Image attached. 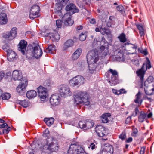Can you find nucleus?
Instances as JSON below:
<instances>
[{"mask_svg": "<svg viewBox=\"0 0 154 154\" xmlns=\"http://www.w3.org/2000/svg\"><path fill=\"white\" fill-rule=\"evenodd\" d=\"M119 138L122 140H124L126 138V134L125 132H122L121 134L119 136Z\"/></svg>", "mask_w": 154, "mask_h": 154, "instance_id": "8fccbe9b", "label": "nucleus"}, {"mask_svg": "<svg viewBox=\"0 0 154 154\" xmlns=\"http://www.w3.org/2000/svg\"><path fill=\"white\" fill-rule=\"evenodd\" d=\"M145 148L144 147H142L140 149V154H144L145 151Z\"/></svg>", "mask_w": 154, "mask_h": 154, "instance_id": "774afa93", "label": "nucleus"}, {"mask_svg": "<svg viewBox=\"0 0 154 154\" xmlns=\"http://www.w3.org/2000/svg\"><path fill=\"white\" fill-rule=\"evenodd\" d=\"M58 2L60 3L63 6H65L69 3V0H58Z\"/></svg>", "mask_w": 154, "mask_h": 154, "instance_id": "09e8293b", "label": "nucleus"}, {"mask_svg": "<svg viewBox=\"0 0 154 154\" xmlns=\"http://www.w3.org/2000/svg\"><path fill=\"white\" fill-rule=\"evenodd\" d=\"M119 94L120 95L122 94H125L127 92L123 88H122L118 90Z\"/></svg>", "mask_w": 154, "mask_h": 154, "instance_id": "13d9d810", "label": "nucleus"}, {"mask_svg": "<svg viewBox=\"0 0 154 154\" xmlns=\"http://www.w3.org/2000/svg\"><path fill=\"white\" fill-rule=\"evenodd\" d=\"M37 89L38 96L42 100H45L48 96L46 88L40 86Z\"/></svg>", "mask_w": 154, "mask_h": 154, "instance_id": "0eeeda50", "label": "nucleus"}, {"mask_svg": "<svg viewBox=\"0 0 154 154\" xmlns=\"http://www.w3.org/2000/svg\"><path fill=\"white\" fill-rule=\"evenodd\" d=\"M141 93L140 91L138 93L135 95L136 99L134 100V102L138 104V106H140L143 102V100L141 98Z\"/></svg>", "mask_w": 154, "mask_h": 154, "instance_id": "393cba45", "label": "nucleus"}, {"mask_svg": "<svg viewBox=\"0 0 154 154\" xmlns=\"http://www.w3.org/2000/svg\"><path fill=\"white\" fill-rule=\"evenodd\" d=\"M107 72L108 73L111 74V79L109 82L110 83L111 82H114V83H112V84L115 85L116 83L115 82L118 80L119 78L118 72L116 70H113L111 69H109Z\"/></svg>", "mask_w": 154, "mask_h": 154, "instance_id": "9d476101", "label": "nucleus"}, {"mask_svg": "<svg viewBox=\"0 0 154 154\" xmlns=\"http://www.w3.org/2000/svg\"><path fill=\"white\" fill-rule=\"evenodd\" d=\"M78 125L81 128L87 129L92 127L94 125V123L93 121H88L86 122L81 121L79 122Z\"/></svg>", "mask_w": 154, "mask_h": 154, "instance_id": "1a4fd4ad", "label": "nucleus"}, {"mask_svg": "<svg viewBox=\"0 0 154 154\" xmlns=\"http://www.w3.org/2000/svg\"><path fill=\"white\" fill-rule=\"evenodd\" d=\"M151 83H153L152 85L153 86L154 85V79L153 76H149L145 82L144 85L145 87L147 88L148 84Z\"/></svg>", "mask_w": 154, "mask_h": 154, "instance_id": "c756f323", "label": "nucleus"}, {"mask_svg": "<svg viewBox=\"0 0 154 154\" xmlns=\"http://www.w3.org/2000/svg\"><path fill=\"white\" fill-rule=\"evenodd\" d=\"M99 52L102 57H105L108 53L109 49L105 46L102 45L100 48Z\"/></svg>", "mask_w": 154, "mask_h": 154, "instance_id": "5701e85b", "label": "nucleus"}, {"mask_svg": "<svg viewBox=\"0 0 154 154\" xmlns=\"http://www.w3.org/2000/svg\"><path fill=\"white\" fill-rule=\"evenodd\" d=\"M8 126V124L6 123H4L2 124H0V128H3Z\"/></svg>", "mask_w": 154, "mask_h": 154, "instance_id": "680f3d73", "label": "nucleus"}, {"mask_svg": "<svg viewBox=\"0 0 154 154\" xmlns=\"http://www.w3.org/2000/svg\"><path fill=\"white\" fill-rule=\"evenodd\" d=\"M102 29L104 32H106V34L107 35L109 34L110 32L109 31H107L108 30L107 28L106 27L103 28L102 27Z\"/></svg>", "mask_w": 154, "mask_h": 154, "instance_id": "69168bd1", "label": "nucleus"}, {"mask_svg": "<svg viewBox=\"0 0 154 154\" xmlns=\"http://www.w3.org/2000/svg\"><path fill=\"white\" fill-rule=\"evenodd\" d=\"M145 66L146 67V69H149L151 67V62L148 57L146 58Z\"/></svg>", "mask_w": 154, "mask_h": 154, "instance_id": "a18cd8bd", "label": "nucleus"}, {"mask_svg": "<svg viewBox=\"0 0 154 154\" xmlns=\"http://www.w3.org/2000/svg\"><path fill=\"white\" fill-rule=\"evenodd\" d=\"M58 90L61 96L65 97L72 95V92L69 87L65 85H61L59 86Z\"/></svg>", "mask_w": 154, "mask_h": 154, "instance_id": "39448f33", "label": "nucleus"}, {"mask_svg": "<svg viewBox=\"0 0 154 154\" xmlns=\"http://www.w3.org/2000/svg\"><path fill=\"white\" fill-rule=\"evenodd\" d=\"M95 131L97 135L100 137H103L106 134L105 128L100 125H98L96 127Z\"/></svg>", "mask_w": 154, "mask_h": 154, "instance_id": "f8f14e48", "label": "nucleus"}, {"mask_svg": "<svg viewBox=\"0 0 154 154\" xmlns=\"http://www.w3.org/2000/svg\"><path fill=\"white\" fill-rule=\"evenodd\" d=\"M28 84L27 81H25V82H21V84H20L17 88V92L20 94H23V93L26 91V88Z\"/></svg>", "mask_w": 154, "mask_h": 154, "instance_id": "dca6fc26", "label": "nucleus"}, {"mask_svg": "<svg viewBox=\"0 0 154 154\" xmlns=\"http://www.w3.org/2000/svg\"><path fill=\"white\" fill-rule=\"evenodd\" d=\"M54 119L53 117L50 118H45L44 121L47 125L49 126H51L53 124L54 122Z\"/></svg>", "mask_w": 154, "mask_h": 154, "instance_id": "2f4dec72", "label": "nucleus"}, {"mask_svg": "<svg viewBox=\"0 0 154 154\" xmlns=\"http://www.w3.org/2000/svg\"><path fill=\"white\" fill-rule=\"evenodd\" d=\"M85 82V79L82 76L78 75L70 80L69 81V84L72 86H79L83 84Z\"/></svg>", "mask_w": 154, "mask_h": 154, "instance_id": "423d86ee", "label": "nucleus"}, {"mask_svg": "<svg viewBox=\"0 0 154 154\" xmlns=\"http://www.w3.org/2000/svg\"><path fill=\"white\" fill-rule=\"evenodd\" d=\"M111 115L109 113L103 114L101 116L102 122L103 123H107L109 121L108 118L110 117Z\"/></svg>", "mask_w": 154, "mask_h": 154, "instance_id": "7c9ffc66", "label": "nucleus"}, {"mask_svg": "<svg viewBox=\"0 0 154 154\" xmlns=\"http://www.w3.org/2000/svg\"><path fill=\"white\" fill-rule=\"evenodd\" d=\"M11 36V39H13L17 35V29L15 27L12 28L9 32Z\"/></svg>", "mask_w": 154, "mask_h": 154, "instance_id": "e433bc0d", "label": "nucleus"}, {"mask_svg": "<svg viewBox=\"0 0 154 154\" xmlns=\"http://www.w3.org/2000/svg\"><path fill=\"white\" fill-rule=\"evenodd\" d=\"M74 44V42L72 40L69 39L66 41L64 43V46L66 48L72 46Z\"/></svg>", "mask_w": 154, "mask_h": 154, "instance_id": "c9c22d12", "label": "nucleus"}, {"mask_svg": "<svg viewBox=\"0 0 154 154\" xmlns=\"http://www.w3.org/2000/svg\"><path fill=\"white\" fill-rule=\"evenodd\" d=\"M65 9L67 12H70L72 14H73L75 13H78L79 11L77 7L72 3H70L67 5Z\"/></svg>", "mask_w": 154, "mask_h": 154, "instance_id": "ddd939ff", "label": "nucleus"}, {"mask_svg": "<svg viewBox=\"0 0 154 154\" xmlns=\"http://www.w3.org/2000/svg\"><path fill=\"white\" fill-rule=\"evenodd\" d=\"M88 65V68L89 70L91 73L93 72V71L95 70L96 67L97 66V63H91L90 61H87Z\"/></svg>", "mask_w": 154, "mask_h": 154, "instance_id": "c85d7f7f", "label": "nucleus"}, {"mask_svg": "<svg viewBox=\"0 0 154 154\" xmlns=\"http://www.w3.org/2000/svg\"><path fill=\"white\" fill-rule=\"evenodd\" d=\"M89 21L91 24H94L96 23V20L94 18L91 19Z\"/></svg>", "mask_w": 154, "mask_h": 154, "instance_id": "0e129e2a", "label": "nucleus"}, {"mask_svg": "<svg viewBox=\"0 0 154 154\" xmlns=\"http://www.w3.org/2000/svg\"><path fill=\"white\" fill-rule=\"evenodd\" d=\"M138 51L139 52L145 55H146L148 54V52L146 49L143 50L142 48H139L138 49Z\"/></svg>", "mask_w": 154, "mask_h": 154, "instance_id": "864d4df0", "label": "nucleus"}, {"mask_svg": "<svg viewBox=\"0 0 154 154\" xmlns=\"http://www.w3.org/2000/svg\"><path fill=\"white\" fill-rule=\"evenodd\" d=\"M82 52V50L81 48L77 49L71 56V59L73 60L77 59L80 56Z\"/></svg>", "mask_w": 154, "mask_h": 154, "instance_id": "4be33fe9", "label": "nucleus"}, {"mask_svg": "<svg viewBox=\"0 0 154 154\" xmlns=\"http://www.w3.org/2000/svg\"><path fill=\"white\" fill-rule=\"evenodd\" d=\"M16 102L24 108L28 106L30 104L29 102L27 100H17L16 101Z\"/></svg>", "mask_w": 154, "mask_h": 154, "instance_id": "bb28decb", "label": "nucleus"}, {"mask_svg": "<svg viewBox=\"0 0 154 154\" xmlns=\"http://www.w3.org/2000/svg\"><path fill=\"white\" fill-rule=\"evenodd\" d=\"M118 38L120 42H125L127 40L126 35L124 33H121L120 35L118 37Z\"/></svg>", "mask_w": 154, "mask_h": 154, "instance_id": "58836bf2", "label": "nucleus"}, {"mask_svg": "<svg viewBox=\"0 0 154 154\" xmlns=\"http://www.w3.org/2000/svg\"><path fill=\"white\" fill-rule=\"evenodd\" d=\"M136 25L137 28L139 31V33L140 36H142L144 34V33L143 27L139 24H136Z\"/></svg>", "mask_w": 154, "mask_h": 154, "instance_id": "79ce46f5", "label": "nucleus"}, {"mask_svg": "<svg viewBox=\"0 0 154 154\" xmlns=\"http://www.w3.org/2000/svg\"><path fill=\"white\" fill-rule=\"evenodd\" d=\"M40 15L39 13L38 12H30L29 18L32 19L33 20L34 18L39 17Z\"/></svg>", "mask_w": 154, "mask_h": 154, "instance_id": "4c0bfd02", "label": "nucleus"}, {"mask_svg": "<svg viewBox=\"0 0 154 154\" xmlns=\"http://www.w3.org/2000/svg\"><path fill=\"white\" fill-rule=\"evenodd\" d=\"M75 66L76 67L79 69H80V68L83 67L84 66V65L81 62H78L77 63V65L76 66Z\"/></svg>", "mask_w": 154, "mask_h": 154, "instance_id": "bf43d9fd", "label": "nucleus"}, {"mask_svg": "<svg viewBox=\"0 0 154 154\" xmlns=\"http://www.w3.org/2000/svg\"><path fill=\"white\" fill-rule=\"evenodd\" d=\"M132 130L133 132L131 133V135L132 136L136 137L138 132V130L137 128L134 127L133 128Z\"/></svg>", "mask_w": 154, "mask_h": 154, "instance_id": "5fc2aeb1", "label": "nucleus"}, {"mask_svg": "<svg viewBox=\"0 0 154 154\" xmlns=\"http://www.w3.org/2000/svg\"><path fill=\"white\" fill-rule=\"evenodd\" d=\"M114 19V17L112 16H110L109 18V20L108 22V23H110V26H111V25H114L115 24V23L113 21V19Z\"/></svg>", "mask_w": 154, "mask_h": 154, "instance_id": "6e6d98bb", "label": "nucleus"}, {"mask_svg": "<svg viewBox=\"0 0 154 154\" xmlns=\"http://www.w3.org/2000/svg\"><path fill=\"white\" fill-rule=\"evenodd\" d=\"M146 87L144 88L145 92L146 94L148 95H150L153 94V92L152 91H150V92H149L146 89Z\"/></svg>", "mask_w": 154, "mask_h": 154, "instance_id": "4d7b16f0", "label": "nucleus"}, {"mask_svg": "<svg viewBox=\"0 0 154 154\" xmlns=\"http://www.w3.org/2000/svg\"><path fill=\"white\" fill-rule=\"evenodd\" d=\"M27 45V42L24 40H21L19 44L18 50L20 51L22 54L24 55L25 54V51Z\"/></svg>", "mask_w": 154, "mask_h": 154, "instance_id": "a211bd4d", "label": "nucleus"}, {"mask_svg": "<svg viewBox=\"0 0 154 154\" xmlns=\"http://www.w3.org/2000/svg\"><path fill=\"white\" fill-rule=\"evenodd\" d=\"M32 49L34 54V57L38 59L41 56L42 54V51L40 48L38 44L35 45L34 47H32Z\"/></svg>", "mask_w": 154, "mask_h": 154, "instance_id": "9b49d317", "label": "nucleus"}, {"mask_svg": "<svg viewBox=\"0 0 154 154\" xmlns=\"http://www.w3.org/2000/svg\"><path fill=\"white\" fill-rule=\"evenodd\" d=\"M86 32H85L84 33L82 32L79 35V40L81 41L85 40L86 38Z\"/></svg>", "mask_w": 154, "mask_h": 154, "instance_id": "c03bdc74", "label": "nucleus"}, {"mask_svg": "<svg viewBox=\"0 0 154 154\" xmlns=\"http://www.w3.org/2000/svg\"><path fill=\"white\" fill-rule=\"evenodd\" d=\"M97 144V142L94 141L88 147L89 148H91V149L93 150L97 147L96 145Z\"/></svg>", "mask_w": 154, "mask_h": 154, "instance_id": "de8ad7c7", "label": "nucleus"}, {"mask_svg": "<svg viewBox=\"0 0 154 154\" xmlns=\"http://www.w3.org/2000/svg\"><path fill=\"white\" fill-rule=\"evenodd\" d=\"M28 84L27 81H25V82H21V84H20L17 88V92L20 94H23V93L26 91V88Z\"/></svg>", "mask_w": 154, "mask_h": 154, "instance_id": "2eb2a0df", "label": "nucleus"}, {"mask_svg": "<svg viewBox=\"0 0 154 154\" xmlns=\"http://www.w3.org/2000/svg\"><path fill=\"white\" fill-rule=\"evenodd\" d=\"M63 6L59 2H58L56 4L54 9V14H55L54 16H58L60 17L62 16V14L61 10Z\"/></svg>", "mask_w": 154, "mask_h": 154, "instance_id": "f3484780", "label": "nucleus"}, {"mask_svg": "<svg viewBox=\"0 0 154 154\" xmlns=\"http://www.w3.org/2000/svg\"><path fill=\"white\" fill-rule=\"evenodd\" d=\"M2 48L7 53L8 52V50H11L10 49V47L9 45L8 44H6L3 45L2 47Z\"/></svg>", "mask_w": 154, "mask_h": 154, "instance_id": "3c124183", "label": "nucleus"}, {"mask_svg": "<svg viewBox=\"0 0 154 154\" xmlns=\"http://www.w3.org/2000/svg\"><path fill=\"white\" fill-rule=\"evenodd\" d=\"M8 21L7 15L6 13L2 12L0 14V24H5Z\"/></svg>", "mask_w": 154, "mask_h": 154, "instance_id": "b1692460", "label": "nucleus"}, {"mask_svg": "<svg viewBox=\"0 0 154 154\" xmlns=\"http://www.w3.org/2000/svg\"><path fill=\"white\" fill-rule=\"evenodd\" d=\"M137 74L140 78L141 83L140 87L141 88H142L143 85V79L145 73L144 71H141V70H139L137 72Z\"/></svg>", "mask_w": 154, "mask_h": 154, "instance_id": "cd10ccee", "label": "nucleus"}, {"mask_svg": "<svg viewBox=\"0 0 154 154\" xmlns=\"http://www.w3.org/2000/svg\"><path fill=\"white\" fill-rule=\"evenodd\" d=\"M144 119H147L146 114L142 111L140 112L138 120L140 122H143Z\"/></svg>", "mask_w": 154, "mask_h": 154, "instance_id": "473e14b6", "label": "nucleus"}, {"mask_svg": "<svg viewBox=\"0 0 154 154\" xmlns=\"http://www.w3.org/2000/svg\"><path fill=\"white\" fill-rule=\"evenodd\" d=\"M63 21L60 20H56V25L58 28H60L62 26Z\"/></svg>", "mask_w": 154, "mask_h": 154, "instance_id": "603ef678", "label": "nucleus"}, {"mask_svg": "<svg viewBox=\"0 0 154 154\" xmlns=\"http://www.w3.org/2000/svg\"><path fill=\"white\" fill-rule=\"evenodd\" d=\"M12 77L14 80H21L23 78L21 72L17 70H15L13 72Z\"/></svg>", "mask_w": 154, "mask_h": 154, "instance_id": "412c9836", "label": "nucleus"}, {"mask_svg": "<svg viewBox=\"0 0 154 154\" xmlns=\"http://www.w3.org/2000/svg\"><path fill=\"white\" fill-rule=\"evenodd\" d=\"M145 63H143L141 69L139 70H141V71H144V72L145 73L147 70V69H146V67H145Z\"/></svg>", "mask_w": 154, "mask_h": 154, "instance_id": "052dcab7", "label": "nucleus"}, {"mask_svg": "<svg viewBox=\"0 0 154 154\" xmlns=\"http://www.w3.org/2000/svg\"><path fill=\"white\" fill-rule=\"evenodd\" d=\"M33 52L32 49H31L30 48L29 49H28L26 53V57L29 59H30L34 57Z\"/></svg>", "mask_w": 154, "mask_h": 154, "instance_id": "72a5a7b5", "label": "nucleus"}, {"mask_svg": "<svg viewBox=\"0 0 154 154\" xmlns=\"http://www.w3.org/2000/svg\"><path fill=\"white\" fill-rule=\"evenodd\" d=\"M44 142L41 154H51V152L58 150V145L55 138L51 137H48Z\"/></svg>", "mask_w": 154, "mask_h": 154, "instance_id": "f257e3e1", "label": "nucleus"}, {"mask_svg": "<svg viewBox=\"0 0 154 154\" xmlns=\"http://www.w3.org/2000/svg\"><path fill=\"white\" fill-rule=\"evenodd\" d=\"M60 100V97L57 94L52 95L50 97V101L51 105L56 106L59 104Z\"/></svg>", "mask_w": 154, "mask_h": 154, "instance_id": "4468645a", "label": "nucleus"}, {"mask_svg": "<svg viewBox=\"0 0 154 154\" xmlns=\"http://www.w3.org/2000/svg\"><path fill=\"white\" fill-rule=\"evenodd\" d=\"M1 97H2L3 100H8L10 97V94L8 93L2 94V91H1V95H0Z\"/></svg>", "mask_w": 154, "mask_h": 154, "instance_id": "37998d69", "label": "nucleus"}, {"mask_svg": "<svg viewBox=\"0 0 154 154\" xmlns=\"http://www.w3.org/2000/svg\"><path fill=\"white\" fill-rule=\"evenodd\" d=\"M7 53V58L8 61L12 62L16 60L17 55L16 53L12 50H8Z\"/></svg>", "mask_w": 154, "mask_h": 154, "instance_id": "6ab92c4d", "label": "nucleus"}, {"mask_svg": "<svg viewBox=\"0 0 154 154\" xmlns=\"http://www.w3.org/2000/svg\"><path fill=\"white\" fill-rule=\"evenodd\" d=\"M67 154H87L84 148L77 143L71 144Z\"/></svg>", "mask_w": 154, "mask_h": 154, "instance_id": "7ed1b4c3", "label": "nucleus"}, {"mask_svg": "<svg viewBox=\"0 0 154 154\" xmlns=\"http://www.w3.org/2000/svg\"><path fill=\"white\" fill-rule=\"evenodd\" d=\"M40 10V8L38 5H34L31 8L30 12L39 13Z\"/></svg>", "mask_w": 154, "mask_h": 154, "instance_id": "f704fd0d", "label": "nucleus"}, {"mask_svg": "<svg viewBox=\"0 0 154 154\" xmlns=\"http://www.w3.org/2000/svg\"><path fill=\"white\" fill-rule=\"evenodd\" d=\"M112 92L113 93L115 94L116 95H119V94L118 91H117V90L112 89Z\"/></svg>", "mask_w": 154, "mask_h": 154, "instance_id": "338daca9", "label": "nucleus"}, {"mask_svg": "<svg viewBox=\"0 0 154 154\" xmlns=\"http://www.w3.org/2000/svg\"><path fill=\"white\" fill-rule=\"evenodd\" d=\"M113 148L111 145L106 146L100 151L101 154H112Z\"/></svg>", "mask_w": 154, "mask_h": 154, "instance_id": "aec40b11", "label": "nucleus"}, {"mask_svg": "<svg viewBox=\"0 0 154 154\" xmlns=\"http://www.w3.org/2000/svg\"><path fill=\"white\" fill-rule=\"evenodd\" d=\"M37 95L36 91L33 90L29 91L26 93V96L29 99L34 98Z\"/></svg>", "mask_w": 154, "mask_h": 154, "instance_id": "a878e982", "label": "nucleus"}, {"mask_svg": "<svg viewBox=\"0 0 154 154\" xmlns=\"http://www.w3.org/2000/svg\"><path fill=\"white\" fill-rule=\"evenodd\" d=\"M87 61L91 63H97L99 59L98 52L96 49L89 52L87 55Z\"/></svg>", "mask_w": 154, "mask_h": 154, "instance_id": "20e7f679", "label": "nucleus"}, {"mask_svg": "<svg viewBox=\"0 0 154 154\" xmlns=\"http://www.w3.org/2000/svg\"><path fill=\"white\" fill-rule=\"evenodd\" d=\"M70 12H67L62 17V19L66 25L71 26L72 25L74 21L71 20V15Z\"/></svg>", "mask_w": 154, "mask_h": 154, "instance_id": "6e6552de", "label": "nucleus"}, {"mask_svg": "<svg viewBox=\"0 0 154 154\" xmlns=\"http://www.w3.org/2000/svg\"><path fill=\"white\" fill-rule=\"evenodd\" d=\"M116 8L117 10L123 15L125 14L124 8L122 5H120L117 6Z\"/></svg>", "mask_w": 154, "mask_h": 154, "instance_id": "a19ab883", "label": "nucleus"}, {"mask_svg": "<svg viewBox=\"0 0 154 154\" xmlns=\"http://www.w3.org/2000/svg\"><path fill=\"white\" fill-rule=\"evenodd\" d=\"M74 104L75 105L81 106L83 105L88 106L90 104L89 100V95L85 91L79 92L74 96Z\"/></svg>", "mask_w": 154, "mask_h": 154, "instance_id": "f03ea898", "label": "nucleus"}, {"mask_svg": "<svg viewBox=\"0 0 154 154\" xmlns=\"http://www.w3.org/2000/svg\"><path fill=\"white\" fill-rule=\"evenodd\" d=\"M11 35L9 32H7L3 35V37L5 39L7 40H11L13 39H11Z\"/></svg>", "mask_w": 154, "mask_h": 154, "instance_id": "49530a36", "label": "nucleus"}, {"mask_svg": "<svg viewBox=\"0 0 154 154\" xmlns=\"http://www.w3.org/2000/svg\"><path fill=\"white\" fill-rule=\"evenodd\" d=\"M134 112H135V114L134 115V114H133L134 116H135L137 115V114L139 112V110L138 109V107H136L134 110Z\"/></svg>", "mask_w": 154, "mask_h": 154, "instance_id": "e2e57ef3", "label": "nucleus"}, {"mask_svg": "<svg viewBox=\"0 0 154 154\" xmlns=\"http://www.w3.org/2000/svg\"><path fill=\"white\" fill-rule=\"evenodd\" d=\"M54 50V46L52 45H49L44 51L46 52H48L49 53H52V51Z\"/></svg>", "mask_w": 154, "mask_h": 154, "instance_id": "ea45409f", "label": "nucleus"}]
</instances>
